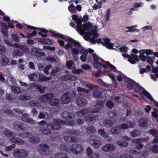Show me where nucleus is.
<instances>
[{
	"label": "nucleus",
	"instance_id": "obj_26",
	"mask_svg": "<svg viewBox=\"0 0 158 158\" xmlns=\"http://www.w3.org/2000/svg\"><path fill=\"white\" fill-rule=\"evenodd\" d=\"M23 123L18 121H16L12 123V126L14 128H24L22 127Z\"/></svg>",
	"mask_w": 158,
	"mask_h": 158
},
{
	"label": "nucleus",
	"instance_id": "obj_54",
	"mask_svg": "<svg viewBox=\"0 0 158 158\" xmlns=\"http://www.w3.org/2000/svg\"><path fill=\"white\" fill-rule=\"evenodd\" d=\"M73 64V62L72 60H69L66 63V66L69 69H72V66Z\"/></svg>",
	"mask_w": 158,
	"mask_h": 158
},
{
	"label": "nucleus",
	"instance_id": "obj_23",
	"mask_svg": "<svg viewBox=\"0 0 158 158\" xmlns=\"http://www.w3.org/2000/svg\"><path fill=\"white\" fill-rule=\"evenodd\" d=\"M33 86L34 87L36 88L40 93H43L44 92V90L46 89V87L43 86L42 88L41 87V85H40L37 83H34L33 84Z\"/></svg>",
	"mask_w": 158,
	"mask_h": 158
},
{
	"label": "nucleus",
	"instance_id": "obj_39",
	"mask_svg": "<svg viewBox=\"0 0 158 158\" xmlns=\"http://www.w3.org/2000/svg\"><path fill=\"white\" fill-rule=\"evenodd\" d=\"M69 131L70 134L75 135H78L81 134V132L78 130L72 129Z\"/></svg>",
	"mask_w": 158,
	"mask_h": 158
},
{
	"label": "nucleus",
	"instance_id": "obj_11",
	"mask_svg": "<svg viewBox=\"0 0 158 158\" xmlns=\"http://www.w3.org/2000/svg\"><path fill=\"white\" fill-rule=\"evenodd\" d=\"M103 39L104 40V42L102 41V45L106 46L108 49H113L114 45L112 42H109L110 40L108 38H103Z\"/></svg>",
	"mask_w": 158,
	"mask_h": 158
},
{
	"label": "nucleus",
	"instance_id": "obj_59",
	"mask_svg": "<svg viewBox=\"0 0 158 158\" xmlns=\"http://www.w3.org/2000/svg\"><path fill=\"white\" fill-rule=\"evenodd\" d=\"M146 62L151 65H152L153 63V60L152 58L150 56H146Z\"/></svg>",
	"mask_w": 158,
	"mask_h": 158
},
{
	"label": "nucleus",
	"instance_id": "obj_37",
	"mask_svg": "<svg viewBox=\"0 0 158 158\" xmlns=\"http://www.w3.org/2000/svg\"><path fill=\"white\" fill-rule=\"evenodd\" d=\"M68 10L71 13H74L76 11V7L73 4H71L68 6Z\"/></svg>",
	"mask_w": 158,
	"mask_h": 158
},
{
	"label": "nucleus",
	"instance_id": "obj_42",
	"mask_svg": "<svg viewBox=\"0 0 158 158\" xmlns=\"http://www.w3.org/2000/svg\"><path fill=\"white\" fill-rule=\"evenodd\" d=\"M117 144L121 147H125L128 145V143L125 141H119L117 142Z\"/></svg>",
	"mask_w": 158,
	"mask_h": 158
},
{
	"label": "nucleus",
	"instance_id": "obj_19",
	"mask_svg": "<svg viewBox=\"0 0 158 158\" xmlns=\"http://www.w3.org/2000/svg\"><path fill=\"white\" fill-rule=\"evenodd\" d=\"M51 79V77H47L41 73L39 75L38 81L39 82L46 81L50 80Z\"/></svg>",
	"mask_w": 158,
	"mask_h": 158
},
{
	"label": "nucleus",
	"instance_id": "obj_1",
	"mask_svg": "<svg viewBox=\"0 0 158 158\" xmlns=\"http://www.w3.org/2000/svg\"><path fill=\"white\" fill-rule=\"evenodd\" d=\"M123 79L127 83V87L130 90L134 89V96L138 97L139 96H141V98L143 100L147 102H148L145 99V96L151 101H154L151 95L148 91L143 89V90L141 91L142 88L134 81L126 76L124 77Z\"/></svg>",
	"mask_w": 158,
	"mask_h": 158
},
{
	"label": "nucleus",
	"instance_id": "obj_22",
	"mask_svg": "<svg viewBox=\"0 0 158 158\" xmlns=\"http://www.w3.org/2000/svg\"><path fill=\"white\" fill-rule=\"evenodd\" d=\"M93 28L92 24L90 23H84L82 25V29L84 31H88L91 30Z\"/></svg>",
	"mask_w": 158,
	"mask_h": 158
},
{
	"label": "nucleus",
	"instance_id": "obj_51",
	"mask_svg": "<svg viewBox=\"0 0 158 158\" xmlns=\"http://www.w3.org/2000/svg\"><path fill=\"white\" fill-rule=\"evenodd\" d=\"M152 151L154 153H158V145L157 144L154 145L152 147Z\"/></svg>",
	"mask_w": 158,
	"mask_h": 158
},
{
	"label": "nucleus",
	"instance_id": "obj_34",
	"mask_svg": "<svg viewBox=\"0 0 158 158\" xmlns=\"http://www.w3.org/2000/svg\"><path fill=\"white\" fill-rule=\"evenodd\" d=\"M104 123L107 127H110L113 125L114 123L112 120L105 119L104 121Z\"/></svg>",
	"mask_w": 158,
	"mask_h": 158
},
{
	"label": "nucleus",
	"instance_id": "obj_64",
	"mask_svg": "<svg viewBox=\"0 0 158 158\" xmlns=\"http://www.w3.org/2000/svg\"><path fill=\"white\" fill-rule=\"evenodd\" d=\"M89 19V16L87 15H84L83 18H81L82 22L85 23L87 22Z\"/></svg>",
	"mask_w": 158,
	"mask_h": 158
},
{
	"label": "nucleus",
	"instance_id": "obj_61",
	"mask_svg": "<svg viewBox=\"0 0 158 158\" xmlns=\"http://www.w3.org/2000/svg\"><path fill=\"white\" fill-rule=\"evenodd\" d=\"M86 132L88 134L91 135L96 132L95 129H86Z\"/></svg>",
	"mask_w": 158,
	"mask_h": 158
},
{
	"label": "nucleus",
	"instance_id": "obj_46",
	"mask_svg": "<svg viewBox=\"0 0 158 158\" xmlns=\"http://www.w3.org/2000/svg\"><path fill=\"white\" fill-rule=\"evenodd\" d=\"M119 158H134L133 156L130 154L125 153L120 155Z\"/></svg>",
	"mask_w": 158,
	"mask_h": 158
},
{
	"label": "nucleus",
	"instance_id": "obj_45",
	"mask_svg": "<svg viewBox=\"0 0 158 158\" xmlns=\"http://www.w3.org/2000/svg\"><path fill=\"white\" fill-rule=\"evenodd\" d=\"M106 106L109 108L112 109L114 106V104L111 100H108L106 102Z\"/></svg>",
	"mask_w": 158,
	"mask_h": 158
},
{
	"label": "nucleus",
	"instance_id": "obj_57",
	"mask_svg": "<svg viewBox=\"0 0 158 158\" xmlns=\"http://www.w3.org/2000/svg\"><path fill=\"white\" fill-rule=\"evenodd\" d=\"M41 131L45 135H49L51 133L49 129H41Z\"/></svg>",
	"mask_w": 158,
	"mask_h": 158
},
{
	"label": "nucleus",
	"instance_id": "obj_24",
	"mask_svg": "<svg viewBox=\"0 0 158 158\" xmlns=\"http://www.w3.org/2000/svg\"><path fill=\"white\" fill-rule=\"evenodd\" d=\"M38 40L39 42L43 44L51 45L52 44V41L48 39L39 38Z\"/></svg>",
	"mask_w": 158,
	"mask_h": 158
},
{
	"label": "nucleus",
	"instance_id": "obj_47",
	"mask_svg": "<svg viewBox=\"0 0 158 158\" xmlns=\"http://www.w3.org/2000/svg\"><path fill=\"white\" fill-rule=\"evenodd\" d=\"M10 140L11 141L15 142H17L19 143L20 144H23L24 143V142L22 139H19L14 138L13 139H10Z\"/></svg>",
	"mask_w": 158,
	"mask_h": 158
},
{
	"label": "nucleus",
	"instance_id": "obj_41",
	"mask_svg": "<svg viewBox=\"0 0 158 158\" xmlns=\"http://www.w3.org/2000/svg\"><path fill=\"white\" fill-rule=\"evenodd\" d=\"M110 9H108L106 12L105 18V19L106 21H108L109 20L110 13Z\"/></svg>",
	"mask_w": 158,
	"mask_h": 158
},
{
	"label": "nucleus",
	"instance_id": "obj_12",
	"mask_svg": "<svg viewBox=\"0 0 158 158\" xmlns=\"http://www.w3.org/2000/svg\"><path fill=\"white\" fill-rule=\"evenodd\" d=\"M24 54V52L20 49H14L12 52V55L14 57L17 58L22 56Z\"/></svg>",
	"mask_w": 158,
	"mask_h": 158
},
{
	"label": "nucleus",
	"instance_id": "obj_27",
	"mask_svg": "<svg viewBox=\"0 0 158 158\" xmlns=\"http://www.w3.org/2000/svg\"><path fill=\"white\" fill-rule=\"evenodd\" d=\"M49 32L52 34L51 36L52 37H55L57 38H61L63 39H64L65 37L62 34L58 33H55V31H50Z\"/></svg>",
	"mask_w": 158,
	"mask_h": 158
},
{
	"label": "nucleus",
	"instance_id": "obj_7",
	"mask_svg": "<svg viewBox=\"0 0 158 158\" xmlns=\"http://www.w3.org/2000/svg\"><path fill=\"white\" fill-rule=\"evenodd\" d=\"M76 101L77 105L81 107L85 106L87 103L86 99L83 97L77 98Z\"/></svg>",
	"mask_w": 158,
	"mask_h": 158
},
{
	"label": "nucleus",
	"instance_id": "obj_4",
	"mask_svg": "<svg viewBox=\"0 0 158 158\" xmlns=\"http://www.w3.org/2000/svg\"><path fill=\"white\" fill-rule=\"evenodd\" d=\"M14 156L19 158H23L27 156V152L22 149H15L14 151Z\"/></svg>",
	"mask_w": 158,
	"mask_h": 158
},
{
	"label": "nucleus",
	"instance_id": "obj_21",
	"mask_svg": "<svg viewBox=\"0 0 158 158\" xmlns=\"http://www.w3.org/2000/svg\"><path fill=\"white\" fill-rule=\"evenodd\" d=\"M59 102L60 100L58 98H52L50 99L49 103L51 106H58L59 105Z\"/></svg>",
	"mask_w": 158,
	"mask_h": 158
},
{
	"label": "nucleus",
	"instance_id": "obj_35",
	"mask_svg": "<svg viewBox=\"0 0 158 158\" xmlns=\"http://www.w3.org/2000/svg\"><path fill=\"white\" fill-rule=\"evenodd\" d=\"M102 93L101 92L98 90H96L94 92L93 95L94 98H98L102 97Z\"/></svg>",
	"mask_w": 158,
	"mask_h": 158
},
{
	"label": "nucleus",
	"instance_id": "obj_55",
	"mask_svg": "<svg viewBox=\"0 0 158 158\" xmlns=\"http://www.w3.org/2000/svg\"><path fill=\"white\" fill-rule=\"evenodd\" d=\"M106 64L110 68L113 70V71L115 72L116 69V67L112 64H111L109 61H106Z\"/></svg>",
	"mask_w": 158,
	"mask_h": 158
},
{
	"label": "nucleus",
	"instance_id": "obj_14",
	"mask_svg": "<svg viewBox=\"0 0 158 158\" xmlns=\"http://www.w3.org/2000/svg\"><path fill=\"white\" fill-rule=\"evenodd\" d=\"M9 62V59L5 55H2L0 59V64L1 65L5 66Z\"/></svg>",
	"mask_w": 158,
	"mask_h": 158
},
{
	"label": "nucleus",
	"instance_id": "obj_13",
	"mask_svg": "<svg viewBox=\"0 0 158 158\" xmlns=\"http://www.w3.org/2000/svg\"><path fill=\"white\" fill-rule=\"evenodd\" d=\"M104 102L103 101H98L97 103L95 106V107L96 109L94 108L93 110L90 111V113H95L98 112L100 108V107H98L99 106L102 107L104 104Z\"/></svg>",
	"mask_w": 158,
	"mask_h": 158
},
{
	"label": "nucleus",
	"instance_id": "obj_30",
	"mask_svg": "<svg viewBox=\"0 0 158 158\" xmlns=\"http://www.w3.org/2000/svg\"><path fill=\"white\" fill-rule=\"evenodd\" d=\"M29 141L31 143H36L40 142V139L37 136H32L29 138Z\"/></svg>",
	"mask_w": 158,
	"mask_h": 158
},
{
	"label": "nucleus",
	"instance_id": "obj_2",
	"mask_svg": "<svg viewBox=\"0 0 158 158\" xmlns=\"http://www.w3.org/2000/svg\"><path fill=\"white\" fill-rule=\"evenodd\" d=\"M66 122L59 118H54L53 122L48 123L47 124L48 126L50 127L51 128H56V127H57L56 128H61V126L65 124Z\"/></svg>",
	"mask_w": 158,
	"mask_h": 158
},
{
	"label": "nucleus",
	"instance_id": "obj_25",
	"mask_svg": "<svg viewBox=\"0 0 158 158\" xmlns=\"http://www.w3.org/2000/svg\"><path fill=\"white\" fill-rule=\"evenodd\" d=\"M141 131L138 129H135L133 131H131L130 133L131 136L133 137L139 136L141 135Z\"/></svg>",
	"mask_w": 158,
	"mask_h": 158
},
{
	"label": "nucleus",
	"instance_id": "obj_28",
	"mask_svg": "<svg viewBox=\"0 0 158 158\" xmlns=\"http://www.w3.org/2000/svg\"><path fill=\"white\" fill-rule=\"evenodd\" d=\"M96 62L97 63H96V64H95V68H96L98 69H101V70H102L103 67L105 69L108 68V67L106 65L103 64L100 62H98L97 61H96Z\"/></svg>",
	"mask_w": 158,
	"mask_h": 158
},
{
	"label": "nucleus",
	"instance_id": "obj_62",
	"mask_svg": "<svg viewBox=\"0 0 158 158\" xmlns=\"http://www.w3.org/2000/svg\"><path fill=\"white\" fill-rule=\"evenodd\" d=\"M127 124H128L129 127L133 128L135 125V124L134 122L128 121L127 123Z\"/></svg>",
	"mask_w": 158,
	"mask_h": 158
},
{
	"label": "nucleus",
	"instance_id": "obj_36",
	"mask_svg": "<svg viewBox=\"0 0 158 158\" xmlns=\"http://www.w3.org/2000/svg\"><path fill=\"white\" fill-rule=\"evenodd\" d=\"M19 98L22 100H30L31 99L30 96H27L25 94H21L19 95Z\"/></svg>",
	"mask_w": 158,
	"mask_h": 158
},
{
	"label": "nucleus",
	"instance_id": "obj_60",
	"mask_svg": "<svg viewBox=\"0 0 158 158\" xmlns=\"http://www.w3.org/2000/svg\"><path fill=\"white\" fill-rule=\"evenodd\" d=\"M128 49V48L127 46H123L120 48L119 49L120 51L122 52L126 53L127 52V50Z\"/></svg>",
	"mask_w": 158,
	"mask_h": 158
},
{
	"label": "nucleus",
	"instance_id": "obj_50",
	"mask_svg": "<svg viewBox=\"0 0 158 158\" xmlns=\"http://www.w3.org/2000/svg\"><path fill=\"white\" fill-rule=\"evenodd\" d=\"M98 133L100 135L105 137L108 136V134L103 129H100L98 131Z\"/></svg>",
	"mask_w": 158,
	"mask_h": 158
},
{
	"label": "nucleus",
	"instance_id": "obj_53",
	"mask_svg": "<svg viewBox=\"0 0 158 158\" xmlns=\"http://www.w3.org/2000/svg\"><path fill=\"white\" fill-rule=\"evenodd\" d=\"M11 89L13 92L16 94H19L20 93L19 89L17 87L13 86L12 87Z\"/></svg>",
	"mask_w": 158,
	"mask_h": 158
},
{
	"label": "nucleus",
	"instance_id": "obj_33",
	"mask_svg": "<svg viewBox=\"0 0 158 158\" xmlns=\"http://www.w3.org/2000/svg\"><path fill=\"white\" fill-rule=\"evenodd\" d=\"M64 139L67 142H77L78 139L76 138H72L68 136H64Z\"/></svg>",
	"mask_w": 158,
	"mask_h": 158
},
{
	"label": "nucleus",
	"instance_id": "obj_48",
	"mask_svg": "<svg viewBox=\"0 0 158 158\" xmlns=\"http://www.w3.org/2000/svg\"><path fill=\"white\" fill-rule=\"evenodd\" d=\"M30 135H31V134H30L28 132H23V133L19 134L20 136L23 138L28 137Z\"/></svg>",
	"mask_w": 158,
	"mask_h": 158
},
{
	"label": "nucleus",
	"instance_id": "obj_58",
	"mask_svg": "<svg viewBox=\"0 0 158 158\" xmlns=\"http://www.w3.org/2000/svg\"><path fill=\"white\" fill-rule=\"evenodd\" d=\"M101 145V142L98 140H96L94 142L93 147L95 148H98Z\"/></svg>",
	"mask_w": 158,
	"mask_h": 158
},
{
	"label": "nucleus",
	"instance_id": "obj_63",
	"mask_svg": "<svg viewBox=\"0 0 158 158\" xmlns=\"http://www.w3.org/2000/svg\"><path fill=\"white\" fill-rule=\"evenodd\" d=\"M73 44L74 45V47L75 48H81V45L80 44V43L78 41L74 40L73 43Z\"/></svg>",
	"mask_w": 158,
	"mask_h": 158
},
{
	"label": "nucleus",
	"instance_id": "obj_17",
	"mask_svg": "<svg viewBox=\"0 0 158 158\" xmlns=\"http://www.w3.org/2000/svg\"><path fill=\"white\" fill-rule=\"evenodd\" d=\"M4 135L7 138H10V139L15 138V135L7 130H5L3 132Z\"/></svg>",
	"mask_w": 158,
	"mask_h": 158
},
{
	"label": "nucleus",
	"instance_id": "obj_10",
	"mask_svg": "<svg viewBox=\"0 0 158 158\" xmlns=\"http://www.w3.org/2000/svg\"><path fill=\"white\" fill-rule=\"evenodd\" d=\"M115 148V147L113 144L108 143L103 146L102 149L104 152H108L114 150Z\"/></svg>",
	"mask_w": 158,
	"mask_h": 158
},
{
	"label": "nucleus",
	"instance_id": "obj_5",
	"mask_svg": "<svg viewBox=\"0 0 158 158\" xmlns=\"http://www.w3.org/2000/svg\"><path fill=\"white\" fill-rule=\"evenodd\" d=\"M54 95L52 93H48L41 96L40 98V100L42 102H46L50 101V99L53 98Z\"/></svg>",
	"mask_w": 158,
	"mask_h": 158
},
{
	"label": "nucleus",
	"instance_id": "obj_6",
	"mask_svg": "<svg viewBox=\"0 0 158 158\" xmlns=\"http://www.w3.org/2000/svg\"><path fill=\"white\" fill-rule=\"evenodd\" d=\"M49 146L48 144H40L39 148V152L42 154L45 155L46 154V150L49 149Z\"/></svg>",
	"mask_w": 158,
	"mask_h": 158
},
{
	"label": "nucleus",
	"instance_id": "obj_40",
	"mask_svg": "<svg viewBox=\"0 0 158 158\" xmlns=\"http://www.w3.org/2000/svg\"><path fill=\"white\" fill-rule=\"evenodd\" d=\"M98 70L96 72L93 71L92 74L93 76L98 77L99 76L101 73H102V70L101 69H98Z\"/></svg>",
	"mask_w": 158,
	"mask_h": 158
},
{
	"label": "nucleus",
	"instance_id": "obj_16",
	"mask_svg": "<svg viewBox=\"0 0 158 158\" xmlns=\"http://www.w3.org/2000/svg\"><path fill=\"white\" fill-rule=\"evenodd\" d=\"M92 56L93 57V60H94V61L93 63V65L94 66L95 68V64H96V63H97L96 61H97L98 62H99L98 60H99L102 62H104L106 63V61H105L102 59L100 57V58L98 57L96 53H93L92 54Z\"/></svg>",
	"mask_w": 158,
	"mask_h": 158
},
{
	"label": "nucleus",
	"instance_id": "obj_43",
	"mask_svg": "<svg viewBox=\"0 0 158 158\" xmlns=\"http://www.w3.org/2000/svg\"><path fill=\"white\" fill-rule=\"evenodd\" d=\"M11 36L12 39L13 41L17 42H19V38L17 34H11Z\"/></svg>",
	"mask_w": 158,
	"mask_h": 158
},
{
	"label": "nucleus",
	"instance_id": "obj_32",
	"mask_svg": "<svg viewBox=\"0 0 158 158\" xmlns=\"http://www.w3.org/2000/svg\"><path fill=\"white\" fill-rule=\"evenodd\" d=\"M139 125L140 127H145L147 125V121L143 118H140L139 121Z\"/></svg>",
	"mask_w": 158,
	"mask_h": 158
},
{
	"label": "nucleus",
	"instance_id": "obj_52",
	"mask_svg": "<svg viewBox=\"0 0 158 158\" xmlns=\"http://www.w3.org/2000/svg\"><path fill=\"white\" fill-rule=\"evenodd\" d=\"M111 133L113 134H118L121 132L120 129H110V131Z\"/></svg>",
	"mask_w": 158,
	"mask_h": 158
},
{
	"label": "nucleus",
	"instance_id": "obj_9",
	"mask_svg": "<svg viewBox=\"0 0 158 158\" xmlns=\"http://www.w3.org/2000/svg\"><path fill=\"white\" fill-rule=\"evenodd\" d=\"M61 79L64 81H67L68 80L76 81L78 78L77 77L73 75H65L62 76Z\"/></svg>",
	"mask_w": 158,
	"mask_h": 158
},
{
	"label": "nucleus",
	"instance_id": "obj_56",
	"mask_svg": "<svg viewBox=\"0 0 158 158\" xmlns=\"http://www.w3.org/2000/svg\"><path fill=\"white\" fill-rule=\"evenodd\" d=\"M15 147V144H12L10 146H7L6 147L5 150L7 151H10L13 149Z\"/></svg>",
	"mask_w": 158,
	"mask_h": 158
},
{
	"label": "nucleus",
	"instance_id": "obj_31",
	"mask_svg": "<svg viewBox=\"0 0 158 158\" xmlns=\"http://www.w3.org/2000/svg\"><path fill=\"white\" fill-rule=\"evenodd\" d=\"M97 116L96 115L93 114L87 115L85 117V120L88 121H94L96 119Z\"/></svg>",
	"mask_w": 158,
	"mask_h": 158
},
{
	"label": "nucleus",
	"instance_id": "obj_29",
	"mask_svg": "<svg viewBox=\"0 0 158 158\" xmlns=\"http://www.w3.org/2000/svg\"><path fill=\"white\" fill-rule=\"evenodd\" d=\"M86 34L89 36L93 35V38H97L99 37V34L97 33V31L95 30H91V31H88L86 33Z\"/></svg>",
	"mask_w": 158,
	"mask_h": 158
},
{
	"label": "nucleus",
	"instance_id": "obj_18",
	"mask_svg": "<svg viewBox=\"0 0 158 158\" xmlns=\"http://www.w3.org/2000/svg\"><path fill=\"white\" fill-rule=\"evenodd\" d=\"M2 27L1 32L5 35H7V30L8 29V27L5 23H1Z\"/></svg>",
	"mask_w": 158,
	"mask_h": 158
},
{
	"label": "nucleus",
	"instance_id": "obj_3",
	"mask_svg": "<svg viewBox=\"0 0 158 158\" xmlns=\"http://www.w3.org/2000/svg\"><path fill=\"white\" fill-rule=\"evenodd\" d=\"M69 150L73 153L77 154L80 153L83 149L81 144L75 143L70 146Z\"/></svg>",
	"mask_w": 158,
	"mask_h": 158
},
{
	"label": "nucleus",
	"instance_id": "obj_44",
	"mask_svg": "<svg viewBox=\"0 0 158 158\" xmlns=\"http://www.w3.org/2000/svg\"><path fill=\"white\" fill-rule=\"evenodd\" d=\"M86 86L88 88H89L90 90L93 89H98V87L97 85H93L91 84H87Z\"/></svg>",
	"mask_w": 158,
	"mask_h": 158
},
{
	"label": "nucleus",
	"instance_id": "obj_8",
	"mask_svg": "<svg viewBox=\"0 0 158 158\" xmlns=\"http://www.w3.org/2000/svg\"><path fill=\"white\" fill-rule=\"evenodd\" d=\"M69 96V94L67 93H65L62 95L61 100L63 104H67L70 102L71 98Z\"/></svg>",
	"mask_w": 158,
	"mask_h": 158
},
{
	"label": "nucleus",
	"instance_id": "obj_38",
	"mask_svg": "<svg viewBox=\"0 0 158 158\" xmlns=\"http://www.w3.org/2000/svg\"><path fill=\"white\" fill-rule=\"evenodd\" d=\"M149 132L154 137L158 136V131L156 129H151L149 131Z\"/></svg>",
	"mask_w": 158,
	"mask_h": 158
},
{
	"label": "nucleus",
	"instance_id": "obj_15",
	"mask_svg": "<svg viewBox=\"0 0 158 158\" xmlns=\"http://www.w3.org/2000/svg\"><path fill=\"white\" fill-rule=\"evenodd\" d=\"M128 61L131 64H134L135 63L136 61H139V60L137 55L131 54V56L128 58Z\"/></svg>",
	"mask_w": 158,
	"mask_h": 158
},
{
	"label": "nucleus",
	"instance_id": "obj_49",
	"mask_svg": "<svg viewBox=\"0 0 158 158\" xmlns=\"http://www.w3.org/2000/svg\"><path fill=\"white\" fill-rule=\"evenodd\" d=\"M62 118L65 119H68L69 117V113L67 111H64L61 114Z\"/></svg>",
	"mask_w": 158,
	"mask_h": 158
},
{
	"label": "nucleus",
	"instance_id": "obj_20",
	"mask_svg": "<svg viewBox=\"0 0 158 158\" xmlns=\"http://www.w3.org/2000/svg\"><path fill=\"white\" fill-rule=\"evenodd\" d=\"M90 111H89L87 109L84 108L77 111L76 113V114L77 115L79 116H82L89 112H90Z\"/></svg>",
	"mask_w": 158,
	"mask_h": 158
}]
</instances>
